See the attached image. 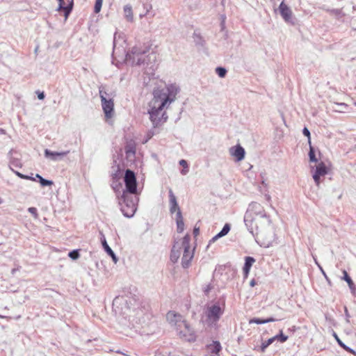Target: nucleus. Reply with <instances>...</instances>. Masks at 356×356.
<instances>
[{
    "label": "nucleus",
    "mask_w": 356,
    "mask_h": 356,
    "mask_svg": "<svg viewBox=\"0 0 356 356\" xmlns=\"http://www.w3.org/2000/svg\"><path fill=\"white\" fill-rule=\"evenodd\" d=\"M177 92V87L172 84L154 90L153 99L149 103L147 112L154 128L167 120L168 115L164 109L175 100Z\"/></svg>",
    "instance_id": "1"
},
{
    "label": "nucleus",
    "mask_w": 356,
    "mask_h": 356,
    "mask_svg": "<svg viewBox=\"0 0 356 356\" xmlns=\"http://www.w3.org/2000/svg\"><path fill=\"white\" fill-rule=\"evenodd\" d=\"M257 221H261L263 225L267 227L272 231L271 220L266 214L264 207L257 202H252L249 204L248 209L244 216V222L249 232L257 238H261L264 231L259 229Z\"/></svg>",
    "instance_id": "2"
},
{
    "label": "nucleus",
    "mask_w": 356,
    "mask_h": 356,
    "mask_svg": "<svg viewBox=\"0 0 356 356\" xmlns=\"http://www.w3.org/2000/svg\"><path fill=\"white\" fill-rule=\"evenodd\" d=\"M147 51L148 49L147 48L141 49L138 47H134L132 48L131 52L127 54V60L131 61L132 64L136 65L145 66L146 65L148 66L150 65L149 68L154 70L153 67L154 65L152 62L155 61L156 55L154 53L146 55Z\"/></svg>",
    "instance_id": "3"
},
{
    "label": "nucleus",
    "mask_w": 356,
    "mask_h": 356,
    "mask_svg": "<svg viewBox=\"0 0 356 356\" xmlns=\"http://www.w3.org/2000/svg\"><path fill=\"white\" fill-rule=\"evenodd\" d=\"M118 198L123 215L127 218L133 217L137 209L138 197L135 194H128L122 191Z\"/></svg>",
    "instance_id": "4"
},
{
    "label": "nucleus",
    "mask_w": 356,
    "mask_h": 356,
    "mask_svg": "<svg viewBox=\"0 0 356 356\" xmlns=\"http://www.w3.org/2000/svg\"><path fill=\"white\" fill-rule=\"evenodd\" d=\"M191 238L188 235H186L181 239V247L184 249L181 264L183 268H187L190 265V261L193 257V250L190 247Z\"/></svg>",
    "instance_id": "5"
},
{
    "label": "nucleus",
    "mask_w": 356,
    "mask_h": 356,
    "mask_svg": "<svg viewBox=\"0 0 356 356\" xmlns=\"http://www.w3.org/2000/svg\"><path fill=\"white\" fill-rule=\"evenodd\" d=\"M124 181L125 189L122 191L128 194H136L137 192V181L135 173L132 170L127 169L125 171Z\"/></svg>",
    "instance_id": "6"
},
{
    "label": "nucleus",
    "mask_w": 356,
    "mask_h": 356,
    "mask_svg": "<svg viewBox=\"0 0 356 356\" xmlns=\"http://www.w3.org/2000/svg\"><path fill=\"white\" fill-rule=\"evenodd\" d=\"M102 106L106 119L111 118L114 115V103L112 98L107 99L103 93V89L99 90Z\"/></svg>",
    "instance_id": "7"
},
{
    "label": "nucleus",
    "mask_w": 356,
    "mask_h": 356,
    "mask_svg": "<svg viewBox=\"0 0 356 356\" xmlns=\"http://www.w3.org/2000/svg\"><path fill=\"white\" fill-rule=\"evenodd\" d=\"M223 314V310L218 304H214L207 307L206 316L207 321L211 324L216 323Z\"/></svg>",
    "instance_id": "8"
},
{
    "label": "nucleus",
    "mask_w": 356,
    "mask_h": 356,
    "mask_svg": "<svg viewBox=\"0 0 356 356\" xmlns=\"http://www.w3.org/2000/svg\"><path fill=\"white\" fill-rule=\"evenodd\" d=\"M166 318L168 323L175 327L176 331L178 329L181 328L182 325H184V322L186 321L181 314L172 311H170L167 313Z\"/></svg>",
    "instance_id": "9"
},
{
    "label": "nucleus",
    "mask_w": 356,
    "mask_h": 356,
    "mask_svg": "<svg viewBox=\"0 0 356 356\" xmlns=\"http://www.w3.org/2000/svg\"><path fill=\"white\" fill-rule=\"evenodd\" d=\"M177 332L181 338L188 341H194L195 340V334L186 321L184 322V325H182L181 328L177 330Z\"/></svg>",
    "instance_id": "10"
},
{
    "label": "nucleus",
    "mask_w": 356,
    "mask_h": 356,
    "mask_svg": "<svg viewBox=\"0 0 356 356\" xmlns=\"http://www.w3.org/2000/svg\"><path fill=\"white\" fill-rule=\"evenodd\" d=\"M327 172L328 169L323 162H321L316 165L315 172L313 175V179L317 186L320 185L321 177L325 176V175L327 174Z\"/></svg>",
    "instance_id": "11"
},
{
    "label": "nucleus",
    "mask_w": 356,
    "mask_h": 356,
    "mask_svg": "<svg viewBox=\"0 0 356 356\" xmlns=\"http://www.w3.org/2000/svg\"><path fill=\"white\" fill-rule=\"evenodd\" d=\"M230 155L234 157L236 161H241L244 159L245 151L241 145L231 147L229 149Z\"/></svg>",
    "instance_id": "12"
},
{
    "label": "nucleus",
    "mask_w": 356,
    "mask_h": 356,
    "mask_svg": "<svg viewBox=\"0 0 356 356\" xmlns=\"http://www.w3.org/2000/svg\"><path fill=\"white\" fill-rule=\"evenodd\" d=\"M278 10L282 17L286 22H289L291 21L292 11L291 8L286 4L284 3V0L280 4Z\"/></svg>",
    "instance_id": "13"
},
{
    "label": "nucleus",
    "mask_w": 356,
    "mask_h": 356,
    "mask_svg": "<svg viewBox=\"0 0 356 356\" xmlns=\"http://www.w3.org/2000/svg\"><path fill=\"white\" fill-rule=\"evenodd\" d=\"M181 249H182L181 241V242H179V241L175 242L172 247V249L171 250V254H170V259L172 262L175 263L177 261L178 259L180 257Z\"/></svg>",
    "instance_id": "14"
},
{
    "label": "nucleus",
    "mask_w": 356,
    "mask_h": 356,
    "mask_svg": "<svg viewBox=\"0 0 356 356\" xmlns=\"http://www.w3.org/2000/svg\"><path fill=\"white\" fill-rule=\"evenodd\" d=\"M59 1L58 11H64L65 19H67L73 8V1L72 0L67 6H65L64 0H58Z\"/></svg>",
    "instance_id": "15"
},
{
    "label": "nucleus",
    "mask_w": 356,
    "mask_h": 356,
    "mask_svg": "<svg viewBox=\"0 0 356 356\" xmlns=\"http://www.w3.org/2000/svg\"><path fill=\"white\" fill-rule=\"evenodd\" d=\"M69 152V151L62 152H52L48 149H46L44 150V156L45 157L49 158L52 161H58L60 159L59 157L66 156Z\"/></svg>",
    "instance_id": "16"
},
{
    "label": "nucleus",
    "mask_w": 356,
    "mask_h": 356,
    "mask_svg": "<svg viewBox=\"0 0 356 356\" xmlns=\"http://www.w3.org/2000/svg\"><path fill=\"white\" fill-rule=\"evenodd\" d=\"M169 202H170V211L173 213L175 211L178 212L180 210L175 195H174L172 189L169 190Z\"/></svg>",
    "instance_id": "17"
},
{
    "label": "nucleus",
    "mask_w": 356,
    "mask_h": 356,
    "mask_svg": "<svg viewBox=\"0 0 356 356\" xmlns=\"http://www.w3.org/2000/svg\"><path fill=\"white\" fill-rule=\"evenodd\" d=\"M230 230V225L227 223H226L224 227H222V230L218 233L217 234L216 236H214L210 241H209V243L208 245V247L209 246V245L212 243H214L215 241H216L218 238L227 235L228 234V232H229Z\"/></svg>",
    "instance_id": "18"
},
{
    "label": "nucleus",
    "mask_w": 356,
    "mask_h": 356,
    "mask_svg": "<svg viewBox=\"0 0 356 356\" xmlns=\"http://www.w3.org/2000/svg\"><path fill=\"white\" fill-rule=\"evenodd\" d=\"M255 262V259L252 257H246L245 259V264L243 268L245 277H247L252 264Z\"/></svg>",
    "instance_id": "19"
},
{
    "label": "nucleus",
    "mask_w": 356,
    "mask_h": 356,
    "mask_svg": "<svg viewBox=\"0 0 356 356\" xmlns=\"http://www.w3.org/2000/svg\"><path fill=\"white\" fill-rule=\"evenodd\" d=\"M102 245H103V248L104 249V250L106 251V252L111 257L113 261H114L115 264L117 263L118 261V258L115 255V254L114 253V252L112 250V249L109 247V245H108L105 238L104 237V238L102 240Z\"/></svg>",
    "instance_id": "20"
},
{
    "label": "nucleus",
    "mask_w": 356,
    "mask_h": 356,
    "mask_svg": "<svg viewBox=\"0 0 356 356\" xmlns=\"http://www.w3.org/2000/svg\"><path fill=\"white\" fill-rule=\"evenodd\" d=\"M123 11L127 21L132 22L134 21L132 6L130 4L125 5L123 8Z\"/></svg>",
    "instance_id": "21"
},
{
    "label": "nucleus",
    "mask_w": 356,
    "mask_h": 356,
    "mask_svg": "<svg viewBox=\"0 0 356 356\" xmlns=\"http://www.w3.org/2000/svg\"><path fill=\"white\" fill-rule=\"evenodd\" d=\"M176 222L177 226V232L181 233L184 231V223L181 215V212L180 210L178 211L176 213Z\"/></svg>",
    "instance_id": "22"
},
{
    "label": "nucleus",
    "mask_w": 356,
    "mask_h": 356,
    "mask_svg": "<svg viewBox=\"0 0 356 356\" xmlns=\"http://www.w3.org/2000/svg\"><path fill=\"white\" fill-rule=\"evenodd\" d=\"M333 336L336 341H337L338 344L343 348L345 350L348 351V353H352L354 355H356V352L350 348V347L347 346L344 343L342 342V341L339 338L338 335L334 332Z\"/></svg>",
    "instance_id": "23"
},
{
    "label": "nucleus",
    "mask_w": 356,
    "mask_h": 356,
    "mask_svg": "<svg viewBox=\"0 0 356 356\" xmlns=\"http://www.w3.org/2000/svg\"><path fill=\"white\" fill-rule=\"evenodd\" d=\"M123 304H124L126 309H129V307L127 306V300L125 297H116L113 301V307H118V305Z\"/></svg>",
    "instance_id": "24"
},
{
    "label": "nucleus",
    "mask_w": 356,
    "mask_h": 356,
    "mask_svg": "<svg viewBox=\"0 0 356 356\" xmlns=\"http://www.w3.org/2000/svg\"><path fill=\"white\" fill-rule=\"evenodd\" d=\"M275 321L273 318H268L266 319H261L259 318H253L249 321V323H256V324H264L270 322H274Z\"/></svg>",
    "instance_id": "25"
},
{
    "label": "nucleus",
    "mask_w": 356,
    "mask_h": 356,
    "mask_svg": "<svg viewBox=\"0 0 356 356\" xmlns=\"http://www.w3.org/2000/svg\"><path fill=\"white\" fill-rule=\"evenodd\" d=\"M221 348V345L218 341H213V343L209 346L211 352L214 354H218Z\"/></svg>",
    "instance_id": "26"
},
{
    "label": "nucleus",
    "mask_w": 356,
    "mask_h": 356,
    "mask_svg": "<svg viewBox=\"0 0 356 356\" xmlns=\"http://www.w3.org/2000/svg\"><path fill=\"white\" fill-rule=\"evenodd\" d=\"M273 339L274 341L277 340L280 341L281 343H284L288 339V337L284 335L282 331L281 330L280 334L273 337Z\"/></svg>",
    "instance_id": "27"
},
{
    "label": "nucleus",
    "mask_w": 356,
    "mask_h": 356,
    "mask_svg": "<svg viewBox=\"0 0 356 356\" xmlns=\"http://www.w3.org/2000/svg\"><path fill=\"white\" fill-rule=\"evenodd\" d=\"M274 341H275L273 340V337L268 339L267 341H264L260 347L261 351L262 353L265 352L266 349Z\"/></svg>",
    "instance_id": "28"
},
{
    "label": "nucleus",
    "mask_w": 356,
    "mask_h": 356,
    "mask_svg": "<svg viewBox=\"0 0 356 356\" xmlns=\"http://www.w3.org/2000/svg\"><path fill=\"white\" fill-rule=\"evenodd\" d=\"M309 161L311 162H317V159L316 158L314 149L312 146L311 143L309 144Z\"/></svg>",
    "instance_id": "29"
},
{
    "label": "nucleus",
    "mask_w": 356,
    "mask_h": 356,
    "mask_svg": "<svg viewBox=\"0 0 356 356\" xmlns=\"http://www.w3.org/2000/svg\"><path fill=\"white\" fill-rule=\"evenodd\" d=\"M216 72L220 78H224L227 74V70L222 67H218L216 68Z\"/></svg>",
    "instance_id": "30"
},
{
    "label": "nucleus",
    "mask_w": 356,
    "mask_h": 356,
    "mask_svg": "<svg viewBox=\"0 0 356 356\" xmlns=\"http://www.w3.org/2000/svg\"><path fill=\"white\" fill-rule=\"evenodd\" d=\"M125 152L127 156H130L131 155L135 154V147L131 144H128L125 147Z\"/></svg>",
    "instance_id": "31"
},
{
    "label": "nucleus",
    "mask_w": 356,
    "mask_h": 356,
    "mask_svg": "<svg viewBox=\"0 0 356 356\" xmlns=\"http://www.w3.org/2000/svg\"><path fill=\"white\" fill-rule=\"evenodd\" d=\"M10 163V167L12 168V166L15 167V168H22V164L20 160L18 159H16V158H11Z\"/></svg>",
    "instance_id": "32"
},
{
    "label": "nucleus",
    "mask_w": 356,
    "mask_h": 356,
    "mask_svg": "<svg viewBox=\"0 0 356 356\" xmlns=\"http://www.w3.org/2000/svg\"><path fill=\"white\" fill-rule=\"evenodd\" d=\"M102 2L103 0H96L94 7V12L95 13H98L100 12L102 6Z\"/></svg>",
    "instance_id": "33"
},
{
    "label": "nucleus",
    "mask_w": 356,
    "mask_h": 356,
    "mask_svg": "<svg viewBox=\"0 0 356 356\" xmlns=\"http://www.w3.org/2000/svg\"><path fill=\"white\" fill-rule=\"evenodd\" d=\"M143 6H144V9L145 10V13L140 14V15H139L140 18H143V17L147 15V13L150 11V10L152 8V5L149 3H146V4H144Z\"/></svg>",
    "instance_id": "34"
},
{
    "label": "nucleus",
    "mask_w": 356,
    "mask_h": 356,
    "mask_svg": "<svg viewBox=\"0 0 356 356\" xmlns=\"http://www.w3.org/2000/svg\"><path fill=\"white\" fill-rule=\"evenodd\" d=\"M68 256L73 260L77 259L79 257V253L77 250L70 251Z\"/></svg>",
    "instance_id": "35"
},
{
    "label": "nucleus",
    "mask_w": 356,
    "mask_h": 356,
    "mask_svg": "<svg viewBox=\"0 0 356 356\" xmlns=\"http://www.w3.org/2000/svg\"><path fill=\"white\" fill-rule=\"evenodd\" d=\"M40 183L42 186H47L53 184V181L44 179L43 177L40 178Z\"/></svg>",
    "instance_id": "36"
},
{
    "label": "nucleus",
    "mask_w": 356,
    "mask_h": 356,
    "mask_svg": "<svg viewBox=\"0 0 356 356\" xmlns=\"http://www.w3.org/2000/svg\"><path fill=\"white\" fill-rule=\"evenodd\" d=\"M28 211L33 215V216L34 217L35 219L38 218V211H37L36 208L29 207L28 209Z\"/></svg>",
    "instance_id": "37"
},
{
    "label": "nucleus",
    "mask_w": 356,
    "mask_h": 356,
    "mask_svg": "<svg viewBox=\"0 0 356 356\" xmlns=\"http://www.w3.org/2000/svg\"><path fill=\"white\" fill-rule=\"evenodd\" d=\"M343 280H345L347 284H350L351 282H353V280L352 279L350 278V277L348 275V273L346 272V270H343Z\"/></svg>",
    "instance_id": "38"
},
{
    "label": "nucleus",
    "mask_w": 356,
    "mask_h": 356,
    "mask_svg": "<svg viewBox=\"0 0 356 356\" xmlns=\"http://www.w3.org/2000/svg\"><path fill=\"white\" fill-rule=\"evenodd\" d=\"M302 134L304 136L307 137L308 143H309V144H310L311 143V137H310L309 130L307 127H305L302 130Z\"/></svg>",
    "instance_id": "39"
},
{
    "label": "nucleus",
    "mask_w": 356,
    "mask_h": 356,
    "mask_svg": "<svg viewBox=\"0 0 356 356\" xmlns=\"http://www.w3.org/2000/svg\"><path fill=\"white\" fill-rule=\"evenodd\" d=\"M10 170L17 176L19 177V178L21 179H29V175H23L22 173H20L18 171H15L13 169V168L10 167Z\"/></svg>",
    "instance_id": "40"
},
{
    "label": "nucleus",
    "mask_w": 356,
    "mask_h": 356,
    "mask_svg": "<svg viewBox=\"0 0 356 356\" xmlns=\"http://www.w3.org/2000/svg\"><path fill=\"white\" fill-rule=\"evenodd\" d=\"M348 286H349V289L351 291V293L354 296H356V286L355 284H354V282H351L350 284H348Z\"/></svg>",
    "instance_id": "41"
},
{
    "label": "nucleus",
    "mask_w": 356,
    "mask_h": 356,
    "mask_svg": "<svg viewBox=\"0 0 356 356\" xmlns=\"http://www.w3.org/2000/svg\"><path fill=\"white\" fill-rule=\"evenodd\" d=\"M212 288L213 286L210 284L206 285V286H204L203 289V291L205 293V295H208Z\"/></svg>",
    "instance_id": "42"
},
{
    "label": "nucleus",
    "mask_w": 356,
    "mask_h": 356,
    "mask_svg": "<svg viewBox=\"0 0 356 356\" xmlns=\"http://www.w3.org/2000/svg\"><path fill=\"white\" fill-rule=\"evenodd\" d=\"M117 42H118L117 33H115L114 34V39H113V51H116L118 49V48H117Z\"/></svg>",
    "instance_id": "43"
},
{
    "label": "nucleus",
    "mask_w": 356,
    "mask_h": 356,
    "mask_svg": "<svg viewBox=\"0 0 356 356\" xmlns=\"http://www.w3.org/2000/svg\"><path fill=\"white\" fill-rule=\"evenodd\" d=\"M179 165H181L184 168H188L187 161L184 159L179 161Z\"/></svg>",
    "instance_id": "44"
},
{
    "label": "nucleus",
    "mask_w": 356,
    "mask_h": 356,
    "mask_svg": "<svg viewBox=\"0 0 356 356\" xmlns=\"http://www.w3.org/2000/svg\"><path fill=\"white\" fill-rule=\"evenodd\" d=\"M100 89H103V93L104 94V96H106L107 99L111 98V94H108V93L105 90V88H104V87H100V88H99V90H100Z\"/></svg>",
    "instance_id": "45"
},
{
    "label": "nucleus",
    "mask_w": 356,
    "mask_h": 356,
    "mask_svg": "<svg viewBox=\"0 0 356 356\" xmlns=\"http://www.w3.org/2000/svg\"><path fill=\"white\" fill-rule=\"evenodd\" d=\"M38 97L39 99L42 100L44 98V94L43 92H38Z\"/></svg>",
    "instance_id": "46"
},
{
    "label": "nucleus",
    "mask_w": 356,
    "mask_h": 356,
    "mask_svg": "<svg viewBox=\"0 0 356 356\" xmlns=\"http://www.w3.org/2000/svg\"><path fill=\"white\" fill-rule=\"evenodd\" d=\"M315 262L318 265V268H320V270H321V273H323V275H324V277H327L326 273H325L323 268L318 264V263L317 262V261L316 259H315Z\"/></svg>",
    "instance_id": "47"
},
{
    "label": "nucleus",
    "mask_w": 356,
    "mask_h": 356,
    "mask_svg": "<svg viewBox=\"0 0 356 356\" xmlns=\"http://www.w3.org/2000/svg\"><path fill=\"white\" fill-rule=\"evenodd\" d=\"M188 172V168H184L181 171V173L184 175H186Z\"/></svg>",
    "instance_id": "48"
},
{
    "label": "nucleus",
    "mask_w": 356,
    "mask_h": 356,
    "mask_svg": "<svg viewBox=\"0 0 356 356\" xmlns=\"http://www.w3.org/2000/svg\"><path fill=\"white\" fill-rule=\"evenodd\" d=\"M199 228L195 227L193 229V234L197 236L199 234Z\"/></svg>",
    "instance_id": "49"
},
{
    "label": "nucleus",
    "mask_w": 356,
    "mask_h": 356,
    "mask_svg": "<svg viewBox=\"0 0 356 356\" xmlns=\"http://www.w3.org/2000/svg\"><path fill=\"white\" fill-rule=\"evenodd\" d=\"M251 286H254L256 284V282L254 280H252L250 283Z\"/></svg>",
    "instance_id": "50"
},
{
    "label": "nucleus",
    "mask_w": 356,
    "mask_h": 356,
    "mask_svg": "<svg viewBox=\"0 0 356 356\" xmlns=\"http://www.w3.org/2000/svg\"><path fill=\"white\" fill-rule=\"evenodd\" d=\"M29 180H32V181H35V178L31 177V176H29Z\"/></svg>",
    "instance_id": "51"
},
{
    "label": "nucleus",
    "mask_w": 356,
    "mask_h": 356,
    "mask_svg": "<svg viewBox=\"0 0 356 356\" xmlns=\"http://www.w3.org/2000/svg\"><path fill=\"white\" fill-rule=\"evenodd\" d=\"M35 177L38 178V179L40 181V178L42 177L41 175H40L39 174H36Z\"/></svg>",
    "instance_id": "52"
},
{
    "label": "nucleus",
    "mask_w": 356,
    "mask_h": 356,
    "mask_svg": "<svg viewBox=\"0 0 356 356\" xmlns=\"http://www.w3.org/2000/svg\"><path fill=\"white\" fill-rule=\"evenodd\" d=\"M16 271V269L13 268L11 271L12 274L14 275Z\"/></svg>",
    "instance_id": "53"
},
{
    "label": "nucleus",
    "mask_w": 356,
    "mask_h": 356,
    "mask_svg": "<svg viewBox=\"0 0 356 356\" xmlns=\"http://www.w3.org/2000/svg\"><path fill=\"white\" fill-rule=\"evenodd\" d=\"M266 199H267L268 200H270V196L269 195H266Z\"/></svg>",
    "instance_id": "54"
},
{
    "label": "nucleus",
    "mask_w": 356,
    "mask_h": 356,
    "mask_svg": "<svg viewBox=\"0 0 356 356\" xmlns=\"http://www.w3.org/2000/svg\"><path fill=\"white\" fill-rule=\"evenodd\" d=\"M262 184L263 185H265L266 184V182H264V181H262Z\"/></svg>",
    "instance_id": "55"
},
{
    "label": "nucleus",
    "mask_w": 356,
    "mask_h": 356,
    "mask_svg": "<svg viewBox=\"0 0 356 356\" xmlns=\"http://www.w3.org/2000/svg\"><path fill=\"white\" fill-rule=\"evenodd\" d=\"M325 279L329 282V279H328V277H325Z\"/></svg>",
    "instance_id": "56"
},
{
    "label": "nucleus",
    "mask_w": 356,
    "mask_h": 356,
    "mask_svg": "<svg viewBox=\"0 0 356 356\" xmlns=\"http://www.w3.org/2000/svg\"><path fill=\"white\" fill-rule=\"evenodd\" d=\"M355 106H356V102L355 103Z\"/></svg>",
    "instance_id": "57"
},
{
    "label": "nucleus",
    "mask_w": 356,
    "mask_h": 356,
    "mask_svg": "<svg viewBox=\"0 0 356 356\" xmlns=\"http://www.w3.org/2000/svg\"><path fill=\"white\" fill-rule=\"evenodd\" d=\"M141 1H143V0H140Z\"/></svg>",
    "instance_id": "58"
}]
</instances>
